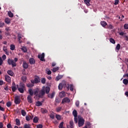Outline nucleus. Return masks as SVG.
I'll list each match as a JSON object with an SVG mask.
<instances>
[{
    "instance_id": "f257e3e1",
    "label": "nucleus",
    "mask_w": 128,
    "mask_h": 128,
    "mask_svg": "<svg viewBox=\"0 0 128 128\" xmlns=\"http://www.w3.org/2000/svg\"><path fill=\"white\" fill-rule=\"evenodd\" d=\"M78 124L79 128L82 126L84 124V119L82 117H80L78 118Z\"/></svg>"
},
{
    "instance_id": "f03ea898",
    "label": "nucleus",
    "mask_w": 128,
    "mask_h": 128,
    "mask_svg": "<svg viewBox=\"0 0 128 128\" xmlns=\"http://www.w3.org/2000/svg\"><path fill=\"white\" fill-rule=\"evenodd\" d=\"M8 64L10 66H12V68H14L15 66H16V63L14 62V60L8 58Z\"/></svg>"
},
{
    "instance_id": "7ed1b4c3",
    "label": "nucleus",
    "mask_w": 128,
    "mask_h": 128,
    "mask_svg": "<svg viewBox=\"0 0 128 128\" xmlns=\"http://www.w3.org/2000/svg\"><path fill=\"white\" fill-rule=\"evenodd\" d=\"M14 104H20V97L19 96H15Z\"/></svg>"
},
{
    "instance_id": "20e7f679",
    "label": "nucleus",
    "mask_w": 128,
    "mask_h": 128,
    "mask_svg": "<svg viewBox=\"0 0 128 128\" xmlns=\"http://www.w3.org/2000/svg\"><path fill=\"white\" fill-rule=\"evenodd\" d=\"M38 58L41 62H46V60H44V53H42V54H38Z\"/></svg>"
},
{
    "instance_id": "39448f33",
    "label": "nucleus",
    "mask_w": 128,
    "mask_h": 128,
    "mask_svg": "<svg viewBox=\"0 0 128 128\" xmlns=\"http://www.w3.org/2000/svg\"><path fill=\"white\" fill-rule=\"evenodd\" d=\"M70 102V98H68V97H66L65 98H64L62 100V104H64V103H68V102Z\"/></svg>"
},
{
    "instance_id": "423d86ee",
    "label": "nucleus",
    "mask_w": 128,
    "mask_h": 128,
    "mask_svg": "<svg viewBox=\"0 0 128 128\" xmlns=\"http://www.w3.org/2000/svg\"><path fill=\"white\" fill-rule=\"evenodd\" d=\"M46 94V90H44V89H42L39 94H38V98H42L43 96H44V94Z\"/></svg>"
},
{
    "instance_id": "0eeeda50",
    "label": "nucleus",
    "mask_w": 128,
    "mask_h": 128,
    "mask_svg": "<svg viewBox=\"0 0 128 128\" xmlns=\"http://www.w3.org/2000/svg\"><path fill=\"white\" fill-rule=\"evenodd\" d=\"M35 84H38V82H40V78L38 76H36L34 79Z\"/></svg>"
},
{
    "instance_id": "6e6552de",
    "label": "nucleus",
    "mask_w": 128,
    "mask_h": 128,
    "mask_svg": "<svg viewBox=\"0 0 128 128\" xmlns=\"http://www.w3.org/2000/svg\"><path fill=\"white\" fill-rule=\"evenodd\" d=\"M27 100L28 104H32V97L30 96H28L27 97Z\"/></svg>"
},
{
    "instance_id": "1a4fd4ad",
    "label": "nucleus",
    "mask_w": 128,
    "mask_h": 128,
    "mask_svg": "<svg viewBox=\"0 0 128 128\" xmlns=\"http://www.w3.org/2000/svg\"><path fill=\"white\" fill-rule=\"evenodd\" d=\"M22 66L26 70V68H28V64L26 62V61H24L22 64Z\"/></svg>"
},
{
    "instance_id": "9d476101",
    "label": "nucleus",
    "mask_w": 128,
    "mask_h": 128,
    "mask_svg": "<svg viewBox=\"0 0 128 128\" xmlns=\"http://www.w3.org/2000/svg\"><path fill=\"white\" fill-rule=\"evenodd\" d=\"M54 94H56V93L52 92V94H48V96L49 98H54Z\"/></svg>"
},
{
    "instance_id": "9b49d317",
    "label": "nucleus",
    "mask_w": 128,
    "mask_h": 128,
    "mask_svg": "<svg viewBox=\"0 0 128 128\" xmlns=\"http://www.w3.org/2000/svg\"><path fill=\"white\" fill-rule=\"evenodd\" d=\"M66 86V82L64 83L63 84H60L58 86V88L60 90H62L63 86Z\"/></svg>"
},
{
    "instance_id": "f8f14e48",
    "label": "nucleus",
    "mask_w": 128,
    "mask_h": 128,
    "mask_svg": "<svg viewBox=\"0 0 128 128\" xmlns=\"http://www.w3.org/2000/svg\"><path fill=\"white\" fill-rule=\"evenodd\" d=\"M29 62L30 64H36V60L34 58H30L29 59Z\"/></svg>"
},
{
    "instance_id": "ddd939ff",
    "label": "nucleus",
    "mask_w": 128,
    "mask_h": 128,
    "mask_svg": "<svg viewBox=\"0 0 128 128\" xmlns=\"http://www.w3.org/2000/svg\"><path fill=\"white\" fill-rule=\"evenodd\" d=\"M67 88L68 90L70 88V90L71 92H74V86L72 84L69 85L68 84H67Z\"/></svg>"
},
{
    "instance_id": "4468645a",
    "label": "nucleus",
    "mask_w": 128,
    "mask_h": 128,
    "mask_svg": "<svg viewBox=\"0 0 128 128\" xmlns=\"http://www.w3.org/2000/svg\"><path fill=\"white\" fill-rule=\"evenodd\" d=\"M5 80L7 82H11V78L8 75L5 76Z\"/></svg>"
},
{
    "instance_id": "2eb2a0df",
    "label": "nucleus",
    "mask_w": 128,
    "mask_h": 128,
    "mask_svg": "<svg viewBox=\"0 0 128 128\" xmlns=\"http://www.w3.org/2000/svg\"><path fill=\"white\" fill-rule=\"evenodd\" d=\"M60 98H58V97L56 98L55 106H57L58 104H60Z\"/></svg>"
},
{
    "instance_id": "dca6fc26",
    "label": "nucleus",
    "mask_w": 128,
    "mask_h": 128,
    "mask_svg": "<svg viewBox=\"0 0 128 128\" xmlns=\"http://www.w3.org/2000/svg\"><path fill=\"white\" fill-rule=\"evenodd\" d=\"M28 94H30V95H28V96H34V90H32V89L29 88L28 90Z\"/></svg>"
},
{
    "instance_id": "f3484780",
    "label": "nucleus",
    "mask_w": 128,
    "mask_h": 128,
    "mask_svg": "<svg viewBox=\"0 0 128 128\" xmlns=\"http://www.w3.org/2000/svg\"><path fill=\"white\" fill-rule=\"evenodd\" d=\"M16 86L18 88V92H20V94H24V89H23L22 88H18V84H17Z\"/></svg>"
},
{
    "instance_id": "a211bd4d",
    "label": "nucleus",
    "mask_w": 128,
    "mask_h": 128,
    "mask_svg": "<svg viewBox=\"0 0 128 128\" xmlns=\"http://www.w3.org/2000/svg\"><path fill=\"white\" fill-rule=\"evenodd\" d=\"M18 42H19V44H22V41L20 40L22 38V34H18Z\"/></svg>"
},
{
    "instance_id": "6ab92c4d",
    "label": "nucleus",
    "mask_w": 128,
    "mask_h": 128,
    "mask_svg": "<svg viewBox=\"0 0 128 128\" xmlns=\"http://www.w3.org/2000/svg\"><path fill=\"white\" fill-rule=\"evenodd\" d=\"M72 114H73L74 118H78V112H76V110H73Z\"/></svg>"
},
{
    "instance_id": "aec40b11",
    "label": "nucleus",
    "mask_w": 128,
    "mask_h": 128,
    "mask_svg": "<svg viewBox=\"0 0 128 128\" xmlns=\"http://www.w3.org/2000/svg\"><path fill=\"white\" fill-rule=\"evenodd\" d=\"M63 76H64L62 75H58L56 78V82H58L59 80L62 78Z\"/></svg>"
},
{
    "instance_id": "412c9836",
    "label": "nucleus",
    "mask_w": 128,
    "mask_h": 128,
    "mask_svg": "<svg viewBox=\"0 0 128 128\" xmlns=\"http://www.w3.org/2000/svg\"><path fill=\"white\" fill-rule=\"evenodd\" d=\"M56 118L58 120H62V116L60 114H56Z\"/></svg>"
},
{
    "instance_id": "4be33fe9",
    "label": "nucleus",
    "mask_w": 128,
    "mask_h": 128,
    "mask_svg": "<svg viewBox=\"0 0 128 128\" xmlns=\"http://www.w3.org/2000/svg\"><path fill=\"white\" fill-rule=\"evenodd\" d=\"M7 74H8L9 76H12L14 74V72H12V70H8L7 71Z\"/></svg>"
},
{
    "instance_id": "5701e85b",
    "label": "nucleus",
    "mask_w": 128,
    "mask_h": 128,
    "mask_svg": "<svg viewBox=\"0 0 128 128\" xmlns=\"http://www.w3.org/2000/svg\"><path fill=\"white\" fill-rule=\"evenodd\" d=\"M21 50L23 52H28V49L26 48V46H22L21 48Z\"/></svg>"
},
{
    "instance_id": "b1692460",
    "label": "nucleus",
    "mask_w": 128,
    "mask_h": 128,
    "mask_svg": "<svg viewBox=\"0 0 128 128\" xmlns=\"http://www.w3.org/2000/svg\"><path fill=\"white\" fill-rule=\"evenodd\" d=\"M42 106V103L41 102L38 101L36 104V106Z\"/></svg>"
},
{
    "instance_id": "393cba45",
    "label": "nucleus",
    "mask_w": 128,
    "mask_h": 128,
    "mask_svg": "<svg viewBox=\"0 0 128 128\" xmlns=\"http://www.w3.org/2000/svg\"><path fill=\"white\" fill-rule=\"evenodd\" d=\"M100 24H101V26H102L104 28V26H106L108 24L106 23V22L104 21H102L100 22Z\"/></svg>"
},
{
    "instance_id": "a878e982",
    "label": "nucleus",
    "mask_w": 128,
    "mask_h": 128,
    "mask_svg": "<svg viewBox=\"0 0 128 128\" xmlns=\"http://www.w3.org/2000/svg\"><path fill=\"white\" fill-rule=\"evenodd\" d=\"M8 14L10 18H14V14L11 11H8Z\"/></svg>"
},
{
    "instance_id": "bb28decb",
    "label": "nucleus",
    "mask_w": 128,
    "mask_h": 128,
    "mask_svg": "<svg viewBox=\"0 0 128 128\" xmlns=\"http://www.w3.org/2000/svg\"><path fill=\"white\" fill-rule=\"evenodd\" d=\"M12 92H16V90H18V88H16V86H12Z\"/></svg>"
},
{
    "instance_id": "cd10ccee",
    "label": "nucleus",
    "mask_w": 128,
    "mask_h": 128,
    "mask_svg": "<svg viewBox=\"0 0 128 128\" xmlns=\"http://www.w3.org/2000/svg\"><path fill=\"white\" fill-rule=\"evenodd\" d=\"M50 88L48 86H46V92L47 94H48V93L50 92Z\"/></svg>"
},
{
    "instance_id": "c85d7f7f",
    "label": "nucleus",
    "mask_w": 128,
    "mask_h": 128,
    "mask_svg": "<svg viewBox=\"0 0 128 128\" xmlns=\"http://www.w3.org/2000/svg\"><path fill=\"white\" fill-rule=\"evenodd\" d=\"M16 126H20V120L18 118L16 119Z\"/></svg>"
},
{
    "instance_id": "c756f323",
    "label": "nucleus",
    "mask_w": 128,
    "mask_h": 128,
    "mask_svg": "<svg viewBox=\"0 0 128 128\" xmlns=\"http://www.w3.org/2000/svg\"><path fill=\"white\" fill-rule=\"evenodd\" d=\"M5 22L6 24H10V19L8 18H6L5 19Z\"/></svg>"
},
{
    "instance_id": "7c9ffc66",
    "label": "nucleus",
    "mask_w": 128,
    "mask_h": 128,
    "mask_svg": "<svg viewBox=\"0 0 128 128\" xmlns=\"http://www.w3.org/2000/svg\"><path fill=\"white\" fill-rule=\"evenodd\" d=\"M58 70H60V68H58V67L54 68L52 69V72H58Z\"/></svg>"
},
{
    "instance_id": "2f4dec72",
    "label": "nucleus",
    "mask_w": 128,
    "mask_h": 128,
    "mask_svg": "<svg viewBox=\"0 0 128 128\" xmlns=\"http://www.w3.org/2000/svg\"><path fill=\"white\" fill-rule=\"evenodd\" d=\"M60 98H64L66 96V92H60Z\"/></svg>"
},
{
    "instance_id": "473e14b6",
    "label": "nucleus",
    "mask_w": 128,
    "mask_h": 128,
    "mask_svg": "<svg viewBox=\"0 0 128 128\" xmlns=\"http://www.w3.org/2000/svg\"><path fill=\"white\" fill-rule=\"evenodd\" d=\"M90 0H84V2L87 6H90Z\"/></svg>"
},
{
    "instance_id": "72a5a7b5",
    "label": "nucleus",
    "mask_w": 128,
    "mask_h": 128,
    "mask_svg": "<svg viewBox=\"0 0 128 128\" xmlns=\"http://www.w3.org/2000/svg\"><path fill=\"white\" fill-rule=\"evenodd\" d=\"M33 122L34 124L38 123V117H34L33 119Z\"/></svg>"
},
{
    "instance_id": "f704fd0d",
    "label": "nucleus",
    "mask_w": 128,
    "mask_h": 128,
    "mask_svg": "<svg viewBox=\"0 0 128 128\" xmlns=\"http://www.w3.org/2000/svg\"><path fill=\"white\" fill-rule=\"evenodd\" d=\"M18 88H23L24 90V88H26V86L24 85V84H21L20 85V87H18Z\"/></svg>"
},
{
    "instance_id": "c9c22d12",
    "label": "nucleus",
    "mask_w": 128,
    "mask_h": 128,
    "mask_svg": "<svg viewBox=\"0 0 128 128\" xmlns=\"http://www.w3.org/2000/svg\"><path fill=\"white\" fill-rule=\"evenodd\" d=\"M14 48H16V46L14 44H10V50H14Z\"/></svg>"
},
{
    "instance_id": "e433bc0d",
    "label": "nucleus",
    "mask_w": 128,
    "mask_h": 128,
    "mask_svg": "<svg viewBox=\"0 0 128 128\" xmlns=\"http://www.w3.org/2000/svg\"><path fill=\"white\" fill-rule=\"evenodd\" d=\"M123 84L126 86L128 84V79H124L123 80Z\"/></svg>"
},
{
    "instance_id": "4c0bfd02",
    "label": "nucleus",
    "mask_w": 128,
    "mask_h": 128,
    "mask_svg": "<svg viewBox=\"0 0 128 128\" xmlns=\"http://www.w3.org/2000/svg\"><path fill=\"white\" fill-rule=\"evenodd\" d=\"M110 42H111V44H116V41L112 38H110Z\"/></svg>"
},
{
    "instance_id": "58836bf2",
    "label": "nucleus",
    "mask_w": 128,
    "mask_h": 128,
    "mask_svg": "<svg viewBox=\"0 0 128 128\" xmlns=\"http://www.w3.org/2000/svg\"><path fill=\"white\" fill-rule=\"evenodd\" d=\"M21 114H22V116H26V112L24 110H22Z\"/></svg>"
},
{
    "instance_id": "ea45409f",
    "label": "nucleus",
    "mask_w": 128,
    "mask_h": 128,
    "mask_svg": "<svg viewBox=\"0 0 128 128\" xmlns=\"http://www.w3.org/2000/svg\"><path fill=\"white\" fill-rule=\"evenodd\" d=\"M24 128H32L30 127V124H24Z\"/></svg>"
},
{
    "instance_id": "a19ab883",
    "label": "nucleus",
    "mask_w": 128,
    "mask_h": 128,
    "mask_svg": "<svg viewBox=\"0 0 128 128\" xmlns=\"http://www.w3.org/2000/svg\"><path fill=\"white\" fill-rule=\"evenodd\" d=\"M116 49L117 50H120V44H117V45L116 47Z\"/></svg>"
},
{
    "instance_id": "79ce46f5",
    "label": "nucleus",
    "mask_w": 128,
    "mask_h": 128,
    "mask_svg": "<svg viewBox=\"0 0 128 128\" xmlns=\"http://www.w3.org/2000/svg\"><path fill=\"white\" fill-rule=\"evenodd\" d=\"M28 88H32L34 86V84L28 83L26 84Z\"/></svg>"
},
{
    "instance_id": "37998d69",
    "label": "nucleus",
    "mask_w": 128,
    "mask_h": 128,
    "mask_svg": "<svg viewBox=\"0 0 128 128\" xmlns=\"http://www.w3.org/2000/svg\"><path fill=\"white\" fill-rule=\"evenodd\" d=\"M34 94L36 96H38V90H36L34 91Z\"/></svg>"
},
{
    "instance_id": "c03bdc74",
    "label": "nucleus",
    "mask_w": 128,
    "mask_h": 128,
    "mask_svg": "<svg viewBox=\"0 0 128 128\" xmlns=\"http://www.w3.org/2000/svg\"><path fill=\"white\" fill-rule=\"evenodd\" d=\"M42 114H46L48 112V110L46 109L42 108Z\"/></svg>"
},
{
    "instance_id": "a18cd8bd",
    "label": "nucleus",
    "mask_w": 128,
    "mask_h": 128,
    "mask_svg": "<svg viewBox=\"0 0 128 128\" xmlns=\"http://www.w3.org/2000/svg\"><path fill=\"white\" fill-rule=\"evenodd\" d=\"M6 106H8V108H10V106H12V102H8L6 104Z\"/></svg>"
},
{
    "instance_id": "49530a36",
    "label": "nucleus",
    "mask_w": 128,
    "mask_h": 128,
    "mask_svg": "<svg viewBox=\"0 0 128 128\" xmlns=\"http://www.w3.org/2000/svg\"><path fill=\"white\" fill-rule=\"evenodd\" d=\"M41 82L42 84H46V78H42L41 80Z\"/></svg>"
},
{
    "instance_id": "de8ad7c7",
    "label": "nucleus",
    "mask_w": 128,
    "mask_h": 128,
    "mask_svg": "<svg viewBox=\"0 0 128 128\" xmlns=\"http://www.w3.org/2000/svg\"><path fill=\"white\" fill-rule=\"evenodd\" d=\"M70 124L72 128H74V122L72 120L70 122Z\"/></svg>"
},
{
    "instance_id": "09e8293b",
    "label": "nucleus",
    "mask_w": 128,
    "mask_h": 128,
    "mask_svg": "<svg viewBox=\"0 0 128 128\" xmlns=\"http://www.w3.org/2000/svg\"><path fill=\"white\" fill-rule=\"evenodd\" d=\"M119 2H120V0H115L114 2V6H118Z\"/></svg>"
},
{
    "instance_id": "8fccbe9b",
    "label": "nucleus",
    "mask_w": 128,
    "mask_h": 128,
    "mask_svg": "<svg viewBox=\"0 0 128 128\" xmlns=\"http://www.w3.org/2000/svg\"><path fill=\"white\" fill-rule=\"evenodd\" d=\"M64 126V122H62L60 123V124H59V128H62Z\"/></svg>"
},
{
    "instance_id": "3c124183",
    "label": "nucleus",
    "mask_w": 128,
    "mask_h": 128,
    "mask_svg": "<svg viewBox=\"0 0 128 128\" xmlns=\"http://www.w3.org/2000/svg\"><path fill=\"white\" fill-rule=\"evenodd\" d=\"M75 104L77 108H78V106H80V101L78 100L76 101Z\"/></svg>"
},
{
    "instance_id": "603ef678",
    "label": "nucleus",
    "mask_w": 128,
    "mask_h": 128,
    "mask_svg": "<svg viewBox=\"0 0 128 128\" xmlns=\"http://www.w3.org/2000/svg\"><path fill=\"white\" fill-rule=\"evenodd\" d=\"M56 110L57 112H60V110H62V107H58V108H56Z\"/></svg>"
},
{
    "instance_id": "864d4df0",
    "label": "nucleus",
    "mask_w": 128,
    "mask_h": 128,
    "mask_svg": "<svg viewBox=\"0 0 128 128\" xmlns=\"http://www.w3.org/2000/svg\"><path fill=\"white\" fill-rule=\"evenodd\" d=\"M108 28H109L110 30H112L114 28V26H112V25L110 24L108 26Z\"/></svg>"
},
{
    "instance_id": "5fc2aeb1",
    "label": "nucleus",
    "mask_w": 128,
    "mask_h": 128,
    "mask_svg": "<svg viewBox=\"0 0 128 128\" xmlns=\"http://www.w3.org/2000/svg\"><path fill=\"white\" fill-rule=\"evenodd\" d=\"M124 30H128V24H124Z\"/></svg>"
},
{
    "instance_id": "6e6d98bb",
    "label": "nucleus",
    "mask_w": 128,
    "mask_h": 128,
    "mask_svg": "<svg viewBox=\"0 0 128 128\" xmlns=\"http://www.w3.org/2000/svg\"><path fill=\"white\" fill-rule=\"evenodd\" d=\"M86 126H90V122H88L86 123Z\"/></svg>"
},
{
    "instance_id": "4d7b16f0",
    "label": "nucleus",
    "mask_w": 128,
    "mask_h": 128,
    "mask_svg": "<svg viewBox=\"0 0 128 128\" xmlns=\"http://www.w3.org/2000/svg\"><path fill=\"white\" fill-rule=\"evenodd\" d=\"M3 50L5 52H8V48H6V46H4Z\"/></svg>"
},
{
    "instance_id": "13d9d810",
    "label": "nucleus",
    "mask_w": 128,
    "mask_h": 128,
    "mask_svg": "<svg viewBox=\"0 0 128 128\" xmlns=\"http://www.w3.org/2000/svg\"><path fill=\"white\" fill-rule=\"evenodd\" d=\"M50 118H52V120H54V114H50Z\"/></svg>"
},
{
    "instance_id": "bf43d9fd",
    "label": "nucleus",
    "mask_w": 128,
    "mask_h": 128,
    "mask_svg": "<svg viewBox=\"0 0 128 128\" xmlns=\"http://www.w3.org/2000/svg\"><path fill=\"white\" fill-rule=\"evenodd\" d=\"M4 26V22H0V28H2Z\"/></svg>"
},
{
    "instance_id": "052dcab7",
    "label": "nucleus",
    "mask_w": 128,
    "mask_h": 128,
    "mask_svg": "<svg viewBox=\"0 0 128 128\" xmlns=\"http://www.w3.org/2000/svg\"><path fill=\"white\" fill-rule=\"evenodd\" d=\"M23 82H26V76H24L22 78Z\"/></svg>"
},
{
    "instance_id": "680f3d73",
    "label": "nucleus",
    "mask_w": 128,
    "mask_h": 128,
    "mask_svg": "<svg viewBox=\"0 0 128 128\" xmlns=\"http://www.w3.org/2000/svg\"><path fill=\"white\" fill-rule=\"evenodd\" d=\"M36 128H42V124H38L36 126Z\"/></svg>"
},
{
    "instance_id": "e2e57ef3",
    "label": "nucleus",
    "mask_w": 128,
    "mask_h": 128,
    "mask_svg": "<svg viewBox=\"0 0 128 128\" xmlns=\"http://www.w3.org/2000/svg\"><path fill=\"white\" fill-rule=\"evenodd\" d=\"M0 110H1V112H4V108L2 107L0 105Z\"/></svg>"
},
{
    "instance_id": "0e129e2a",
    "label": "nucleus",
    "mask_w": 128,
    "mask_h": 128,
    "mask_svg": "<svg viewBox=\"0 0 128 128\" xmlns=\"http://www.w3.org/2000/svg\"><path fill=\"white\" fill-rule=\"evenodd\" d=\"M74 120L76 124L78 123V117H74Z\"/></svg>"
},
{
    "instance_id": "69168bd1",
    "label": "nucleus",
    "mask_w": 128,
    "mask_h": 128,
    "mask_svg": "<svg viewBox=\"0 0 128 128\" xmlns=\"http://www.w3.org/2000/svg\"><path fill=\"white\" fill-rule=\"evenodd\" d=\"M14 62H15V64H16V62H18V58H15L14 59Z\"/></svg>"
},
{
    "instance_id": "338daca9",
    "label": "nucleus",
    "mask_w": 128,
    "mask_h": 128,
    "mask_svg": "<svg viewBox=\"0 0 128 128\" xmlns=\"http://www.w3.org/2000/svg\"><path fill=\"white\" fill-rule=\"evenodd\" d=\"M7 128H12V124H8L7 125Z\"/></svg>"
},
{
    "instance_id": "774afa93",
    "label": "nucleus",
    "mask_w": 128,
    "mask_h": 128,
    "mask_svg": "<svg viewBox=\"0 0 128 128\" xmlns=\"http://www.w3.org/2000/svg\"><path fill=\"white\" fill-rule=\"evenodd\" d=\"M124 38L125 40H126L127 42H128V36H124Z\"/></svg>"
}]
</instances>
